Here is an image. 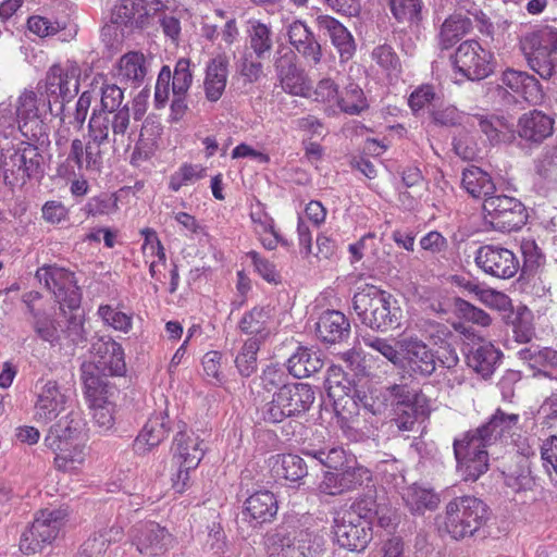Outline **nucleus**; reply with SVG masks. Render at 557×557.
I'll list each match as a JSON object with an SVG mask.
<instances>
[{
  "label": "nucleus",
  "instance_id": "obj_43",
  "mask_svg": "<svg viewBox=\"0 0 557 557\" xmlns=\"http://www.w3.org/2000/svg\"><path fill=\"white\" fill-rule=\"evenodd\" d=\"M383 397H386L393 409L408 407H425V396L407 384H394L386 388Z\"/></svg>",
  "mask_w": 557,
  "mask_h": 557
},
{
  "label": "nucleus",
  "instance_id": "obj_23",
  "mask_svg": "<svg viewBox=\"0 0 557 557\" xmlns=\"http://www.w3.org/2000/svg\"><path fill=\"white\" fill-rule=\"evenodd\" d=\"M317 24L329 37L336 49L342 63L348 62L356 53L357 45L351 33L336 18L319 15Z\"/></svg>",
  "mask_w": 557,
  "mask_h": 557
},
{
  "label": "nucleus",
  "instance_id": "obj_9",
  "mask_svg": "<svg viewBox=\"0 0 557 557\" xmlns=\"http://www.w3.org/2000/svg\"><path fill=\"white\" fill-rule=\"evenodd\" d=\"M46 98L38 96L34 90L25 89L16 99L17 129L22 136L30 141H45L48 139V126L44 121Z\"/></svg>",
  "mask_w": 557,
  "mask_h": 557
},
{
  "label": "nucleus",
  "instance_id": "obj_30",
  "mask_svg": "<svg viewBox=\"0 0 557 557\" xmlns=\"http://www.w3.org/2000/svg\"><path fill=\"white\" fill-rule=\"evenodd\" d=\"M168 531L154 522L140 527L136 536L137 549L146 556H157L166 549L171 539Z\"/></svg>",
  "mask_w": 557,
  "mask_h": 557
},
{
  "label": "nucleus",
  "instance_id": "obj_57",
  "mask_svg": "<svg viewBox=\"0 0 557 557\" xmlns=\"http://www.w3.org/2000/svg\"><path fill=\"white\" fill-rule=\"evenodd\" d=\"M363 342L367 346L379 351L394 366L401 363V350L397 344L393 345L388 339L375 336L363 337Z\"/></svg>",
  "mask_w": 557,
  "mask_h": 557
},
{
  "label": "nucleus",
  "instance_id": "obj_64",
  "mask_svg": "<svg viewBox=\"0 0 557 557\" xmlns=\"http://www.w3.org/2000/svg\"><path fill=\"white\" fill-rule=\"evenodd\" d=\"M536 173L544 180L557 178V147L547 149L536 163Z\"/></svg>",
  "mask_w": 557,
  "mask_h": 557
},
{
  "label": "nucleus",
  "instance_id": "obj_3",
  "mask_svg": "<svg viewBox=\"0 0 557 557\" xmlns=\"http://www.w3.org/2000/svg\"><path fill=\"white\" fill-rule=\"evenodd\" d=\"M352 307L361 323L374 331L386 332L400 326L403 311L397 300L374 285L359 287Z\"/></svg>",
  "mask_w": 557,
  "mask_h": 557
},
{
  "label": "nucleus",
  "instance_id": "obj_47",
  "mask_svg": "<svg viewBox=\"0 0 557 557\" xmlns=\"http://www.w3.org/2000/svg\"><path fill=\"white\" fill-rule=\"evenodd\" d=\"M338 106L343 112L350 115H358L369 107L363 90L355 83H349L345 87L338 98Z\"/></svg>",
  "mask_w": 557,
  "mask_h": 557
},
{
  "label": "nucleus",
  "instance_id": "obj_58",
  "mask_svg": "<svg viewBox=\"0 0 557 557\" xmlns=\"http://www.w3.org/2000/svg\"><path fill=\"white\" fill-rule=\"evenodd\" d=\"M277 79L283 90L294 96H302L308 89L304 72L298 67L277 76Z\"/></svg>",
  "mask_w": 557,
  "mask_h": 557
},
{
  "label": "nucleus",
  "instance_id": "obj_6",
  "mask_svg": "<svg viewBox=\"0 0 557 557\" xmlns=\"http://www.w3.org/2000/svg\"><path fill=\"white\" fill-rule=\"evenodd\" d=\"M37 141H21L17 148L1 150L2 174L4 183L11 187L22 186L32 177L42 173L44 157Z\"/></svg>",
  "mask_w": 557,
  "mask_h": 557
},
{
  "label": "nucleus",
  "instance_id": "obj_16",
  "mask_svg": "<svg viewBox=\"0 0 557 557\" xmlns=\"http://www.w3.org/2000/svg\"><path fill=\"white\" fill-rule=\"evenodd\" d=\"M163 9L160 0H121L113 9L111 21L129 29H143Z\"/></svg>",
  "mask_w": 557,
  "mask_h": 557
},
{
  "label": "nucleus",
  "instance_id": "obj_61",
  "mask_svg": "<svg viewBox=\"0 0 557 557\" xmlns=\"http://www.w3.org/2000/svg\"><path fill=\"white\" fill-rule=\"evenodd\" d=\"M61 82H62V66L53 65L50 67L47 73L45 91H46V101L48 109L52 115H55V111L51 104V97H55V99H61Z\"/></svg>",
  "mask_w": 557,
  "mask_h": 557
},
{
  "label": "nucleus",
  "instance_id": "obj_50",
  "mask_svg": "<svg viewBox=\"0 0 557 557\" xmlns=\"http://www.w3.org/2000/svg\"><path fill=\"white\" fill-rule=\"evenodd\" d=\"M260 349V339L251 337L247 339L239 354L236 356L235 364L243 376H250L257 370V354Z\"/></svg>",
  "mask_w": 557,
  "mask_h": 557
},
{
  "label": "nucleus",
  "instance_id": "obj_35",
  "mask_svg": "<svg viewBox=\"0 0 557 557\" xmlns=\"http://www.w3.org/2000/svg\"><path fill=\"white\" fill-rule=\"evenodd\" d=\"M470 125L478 127L492 145L511 143L515 133L502 117L495 115L475 114L471 117Z\"/></svg>",
  "mask_w": 557,
  "mask_h": 557
},
{
  "label": "nucleus",
  "instance_id": "obj_42",
  "mask_svg": "<svg viewBox=\"0 0 557 557\" xmlns=\"http://www.w3.org/2000/svg\"><path fill=\"white\" fill-rule=\"evenodd\" d=\"M146 58L140 52L124 54L117 65L116 76L121 83L140 84L147 75Z\"/></svg>",
  "mask_w": 557,
  "mask_h": 557
},
{
  "label": "nucleus",
  "instance_id": "obj_34",
  "mask_svg": "<svg viewBox=\"0 0 557 557\" xmlns=\"http://www.w3.org/2000/svg\"><path fill=\"white\" fill-rule=\"evenodd\" d=\"M96 362H83L81 366V379L85 387V396L90 401H99L109 398L111 387L108 385L102 371Z\"/></svg>",
  "mask_w": 557,
  "mask_h": 557
},
{
  "label": "nucleus",
  "instance_id": "obj_39",
  "mask_svg": "<svg viewBox=\"0 0 557 557\" xmlns=\"http://www.w3.org/2000/svg\"><path fill=\"white\" fill-rule=\"evenodd\" d=\"M271 471L276 478L299 482L308 474V466L298 455L282 454L272 457Z\"/></svg>",
  "mask_w": 557,
  "mask_h": 557
},
{
  "label": "nucleus",
  "instance_id": "obj_60",
  "mask_svg": "<svg viewBox=\"0 0 557 557\" xmlns=\"http://www.w3.org/2000/svg\"><path fill=\"white\" fill-rule=\"evenodd\" d=\"M111 539L99 532L88 537L81 546L75 557H102L109 547Z\"/></svg>",
  "mask_w": 557,
  "mask_h": 557
},
{
  "label": "nucleus",
  "instance_id": "obj_54",
  "mask_svg": "<svg viewBox=\"0 0 557 557\" xmlns=\"http://www.w3.org/2000/svg\"><path fill=\"white\" fill-rule=\"evenodd\" d=\"M389 3L399 22H418L421 18V0H389Z\"/></svg>",
  "mask_w": 557,
  "mask_h": 557
},
{
  "label": "nucleus",
  "instance_id": "obj_5",
  "mask_svg": "<svg viewBox=\"0 0 557 557\" xmlns=\"http://www.w3.org/2000/svg\"><path fill=\"white\" fill-rule=\"evenodd\" d=\"M520 47L530 69L543 79L557 74V28L544 26L528 33Z\"/></svg>",
  "mask_w": 557,
  "mask_h": 557
},
{
  "label": "nucleus",
  "instance_id": "obj_7",
  "mask_svg": "<svg viewBox=\"0 0 557 557\" xmlns=\"http://www.w3.org/2000/svg\"><path fill=\"white\" fill-rule=\"evenodd\" d=\"M269 557H314L322 550L323 540L308 529L278 527L268 537Z\"/></svg>",
  "mask_w": 557,
  "mask_h": 557
},
{
  "label": "nucleus",
  "instance_id": "obj_22",
  "mask_svg": "<svg viewBox=\"0 0 557 557\" xmlns=\"http://www.w3.org/2000/svg\"><path fill=\"white\" fill-rule=\"evenodd\" d=\"M172 423L169 417L168 408L156 411L148 419L143 430L135 440V448L137 451L145 454L151 448L158 446L168 437Z\"/></svg>",
  "mask_w": 557,
  "mask_h": 557
},
{
  "label": "nucleus",
  "instance_id": "obj_63",
  "mask_svg": "<svg viewBox=\"0 0 557 557\" xmlns=\"http://www.w3.org/2000/svg\"><path fill=\"white\" fill-rule=\"evenodd\" d=\"M379 507L373 495H364L358 498L351 506L350 510L346 512H354L360 519L370 521V527L374 520V517L379 515Z\"/></svg>",
  "mask_w": 557,
  "mask_h": 557
},
{
  "label": "nucleus",
  "instance_id": "obj_53",
  "mask_svg": "<svg viewBox=\"0 0 557 557\" xmlns=\"http://www.w3.org/2000/svg\"><path fill=\"white\" fill-rule=\"evenodd\" d=\"M83 210L91 216L113 214L119 210L117 197L114 194H100L88 199Z\"/></svg>",
  "mask_w": 557,
  "mask_h": 557
},
{
  "label": "nucleus",
  "instance_id": "obj_49",
  "mask_svg": "<svg viewBox=\"0 0 557 557\" xmlns=\"http://www.w3.org/2000/svg\"><path fill=\"white\" fill-rule=\"evenodd\" d=\"M78 77L79 69L76 65L62 66L61 102L55 111V116H60L62 122H64V102L70 101L78 92Z\"/></svg>",
  "mask_w": 557,
  "mask_h": 557
},
{
  "label": "nucleus",
  "instance_id": "obj_19",
  "mask_svg": "<svg viewBox=\"0 0 557 557\" xmlns=\"http://www.w3.org/2000/svg\"><path fill=\"white\" fill-rule=\"evenodd\" d=\"M69 395L57 381L49 380L40 388L34 406V419L39 423H49L65 410Z\"/></svg>",
  "mask_w": 557,
  "mask_h": 557
},
{
  "label": "nucleus",
  "instance_id": "obj_45",
  "mask_svg": "<svg viewBox=\"0 0 557 557\" xmlns=\"http://www.w3.org/2000/svg\"><path fill=\"white\" fill-rule=\"evenodd\" d=\"M403 499L410 511L414 513H423L425 510H433L437 507L440 502L437 495L432 490L416 484L405 490Z\"/></svg>",
  "mask_w": 557,
  "mask_h": 557
},
{
  "label": "nucleus",
  "instance_id": "obj_18",
  "mask_svg": "<svg viewBox=\"0 0 557 557\" xmlns=\"http://www.w3.org/2000/svg\"><path fill=\"white\" fill-rule=\"evenodd\" d=\"M370 479V471L352 461L339 470L325 472L319 490L327 495H341L355 490Z\"/></svg>",
  "mask_w": 557,
  "mask_h": 557
},
{
  "label": "nucleus",
  "instance_id": "obj_55",
  "mask_svg": "<svg viewBox=\"0 0 557 557\" xmlns=\"http://www.w3.org/2000/svg\"><path fill=\"white\" fill-rule=\"evenodd\" d=\"M87 160H85V148L84 143L75 138L71 143V149L69 152V156L65 160V163L62 164L59 168L60 174H67L70 172L75 173V169L78 172L86 171L85 163Z\"/></svg>",
  "mask_w": 557,
  "mask_h": 557
},
{
  "label": "nucleus",
  "instance_id": "obj_4",
  "mask_svg": "<svg viewBox=\"0 0 557 557\" xmlns=\"http://www.w3.org/2000/svg\"><path fill=\"white\" fill-rule=\"evenodd\" d=\"M490 518L487 505L474 496L465 495L453 498L445 509L441 530L454 540L472 536Z\"/></svg>",
  "mask_w": 557,
  "mask_h": 557
},
{
  "label": "nucleus",
  "instance_id": "obj_2",
  "mask_svg": "<svg viewBox=\"0 0 557 557\" xmlns=\"http://www.w3.org/2000/svg\"><path fill=\"white\" fill-rule=\"evenodd\" d=\"M520 420L517 413L497 409L487 422L455 438L457 470L465 481H476L488 469L486 448L509 434Z\"/></svg>",
  "mask_w": 557,
  "mask_h": 557
},
{
  "label": "nucleus",
  "instance_id": "obj_31",
  "mask_svg": "<svg viewBox=\"0 0 557 557\" xmlns=\"http://www.w3.org/2000/svg\"><path fill=\"white\" fill-rule=\"evenodd\" d=\"M277 500L270 491H258L244 504L243 513L257 524L271 521L277 513Z\"/></svg>",
  "mask_w": 557,
  "mask_h": 557
},
{
  "label": "nucleus",
  "instance_id": "obj_48",
  "mask_svg": "<svg viewBox=\"0 0 557 557\" xmlns=\"http://www.w3.org/2000/svg\"><path fill=\"white\" fill-rule=\"evenodd\" d=\"M263 59H257L252 53L244 51L236 60V72L245 84H253L264 76Z\"/></svg>",
  "mask_w": 557,
  "mask_h": 557
},
{
  "label": "nucleus",
  "instance_id": "obj_27",
  "mask_svg": "<svg viewBox=\"0 0 557 557\" xmlns=\"http://www.w3.org/2000/svg\"><path fill=\"white\" fill-rule=\"evenodd\" d=\"M275 395L290 417L307 411L315 399L313 389L305 383L283 385Z\"/></svg>",
  "mask_w": 557,
  "mask_h": 557
},
{
  "label": "nucleus",
  "instance_id": "obj_36",
  "mask_svg": "<svg viewBox=\"0 0 557 557\" xmlns=\"http://www.w3.org/2000/svg\"><path fill=\"white\" fill-rule=\"evenodd\" d=\"M227 79V59L225 55H218L207 65L206 78L203 82L206 98L215 102L223 95Z\"/></svg>",
  "mask_w": 557,
  "mask_h": 557
},
{
  "label": "nucleus",
  "instance_id": "obj_20",
  "mask_svg": "<svg viewBox=\"0 0 557 557\" xmlns=\"http://www.w3.org/2000/svg\"><path fill=\"white\" fill-rule=\"evenodd\" d=\"M286 35L290 46L307 63L313 66L321 63L323 57L321 44L305 22L296 20L288 24Z\"/></svg>",
  "mask_w": 557,
  "mask_h": 557
},
{
  "label": "nucleus",
  "instance_id": "obj_59",
  "mask_svg": "<svg viewBox=\"0 0 557 557\" xmlns=\"http://www.w3.org/2000/svg\"><path fill=\"white\" fill-rule=\"evenodd\" d=\"M124 92L115 84H104L101 87L100 108L97 111H117L123 106Z\"/></svg>",
  "mask_w": 557,
  "mask_h": 557
},
{
  "label": "nucleus",
  "instance_id": "obj_46",
  "mask_svg": "<svg viewBox=\"0 0 557 557\" xmlns=\"http://www.w3.org/2000/svg\"><path fill=\"white\" fill-rule=\"evenodd\" d=\"M302 454L307 457L315 459L319 463L334 471L339 470L346 465L355 461L354 459H348L346 457L345 450L341 447H333L329 450L305 448L302 449Z\"/></svg>",
  "mask_w": 557,
  "mask_h": 557
},
{
  "label": "nucleus",
  "instance_id": "obj_24",
  "mask_svg": "<svg viewBox=\"0 0 557 557\" xmlns=\"http://www.w3.org/2000/svg\"><path fill=\"white\" fill-rule=\"evenodd\" d=\"M342 379H344V375L341 367L332 366L327 370L325 386L329 396L334 399L336 412L344 419H350L354 413H357L356 389L349 388V392L346 393L345 386L342 385Z\"/></svg>",
  "mask_w": 557,
  "mask_h": 557
},
{
  "label": "nucleus",
  "instance_id": "obj_8",
  "mask_svg": "<svg viewBox=\"0 0 557 557\" xmlns=\"http://www.w3.org/2000/svg\"><path fill=\"white\" fill-rule=\"evenodd\" d=\"M493 61V53L474 39L462 41L451 55L455 74L469 81H481L492 74Z\"/></svg>",
  "mask_w": 557,
  "mask_h": 557
},
{
  "label": "nucleus",
  "instance_id": "obj_37",
  "mask_svg": "<svg viewBox=\"0 0 557 557\" xmlns=\"http://www.w3.org/2000/svg\"><path fill=\"white\" fill-rule=\"evenodd\" d=\"M472 29V22L461 13L447 16L440 26L437 41L441 49H449Z\"/></svg>",
  "mask_w": 557,
  "mask_h": 557
},
{
  "label": "nucleus",
  "instance_id": "obj_12",
  "mask_svg": "<svg viewBox=\"0 0 557 557\" xmlns=\"http://www.w3.org/2000/svg\"><path fill=\"white\" fill-rule=\"evenodd\" d=\"M474 262L484 274L500 280L513 277L520 269L516 253L500 245L480 246L474 253Z\"/></svg>",
  "mask_w": 557,
  "mask_h": 557
},
{
  "label": "nucleus",
  "instance_id": "obj_13",
  "mask_svg": "<svg viewBox=\"0 0 557 557\" xmlns=\"http://www.w3.org/2000/svg\"><path fill=\"white\" fill-rule=\"evenodd\" d=\"M483 210L493 224L508 232L520 230L528 218L522 202L506 195H490L483 201Z\"/></svg>",
  "mask_w": 557,
  "mask_h": 557
},
{
  "label": "nucleus",
  "instance_id": "obj_38",
  "mask_svg": "<svg viewBox=\"0 0 557 557\" xmlns=\"http://www.w3.org/2000/svg\"><path fill=\"white\" fill-rule=\"evenodd\" d=\"M323 364L320 352L307 347H299L287 360L289 373L297 379L319 372Z\"/></svg>",
  "mask_w": 557,
  "mask_h": 557
},
{
  "label": "nucleus",
  "instance_id": "obj_17",
  "mask_svg": "<svg viewBox=\"0 0 557 557\" xmlns=\"http://www.w3.org/2000/svg\"><path fill=\"white\" fill-rule=\"evenodd\" d=\"M131 124V114L128 104L125 103L117 111H97L94 109L90 116L88 128L95 133H100L110 140V131L112 132V143L114 146L124 143V137Z\"/></svg>",
  "mask_w": 557,
  "mask_h": 557
},
{
  "label": "nucleus",
  "instance_id": "obj_15",
  "mask_svg": "<svg viewBox=\"0 0 557 557\" xmlns=\"http://www.w3.org/2000/svg\"><path fill=\"white\" fill-rule=\"evenodd\" d=\"M193 83L190 61L181 58L172 72L169 65H163L159 72L156 88L154 102L157 108H162L169 100L170 86L173 95H186Z\"/></svg>",
  "mask_w": 557,
  "mask_h": 557
},
{
  "label": "nucleus",
  "instance_id": "obj_29",
  "mask_svg": "<svg viewBox=\"0 0 557 557\" xmlns=\"http://www.w3.org/2000/svg\"><path fill=\"white\" fill-rule=\"evenodd\" d=\"M502 86L520 94L528 102L537 103L543 98L540 82L527 72L507 69L500 77Z\"/></svg>",
  "mask_w": 557,
  "mask_h": 557
},
{
  "label": "nucleus",
  "instance_id": "obj_56",
  "mask_svg": "<svg viewBox=\"0 0 557 557\" xmlns=\"http://www.w3.org/2000/svg\"><path fill=\"white\" fill-rule=\"evenodd\" d=\"M98 314L106 324L116 331L127 333L132 329V315L117 311L109 305L100 306Z\"/></svg>",
  "mask_w": 557,
  "mask_h": 557
},
{
  "label": "nucleus",
  "instance_id": "obj_32",
  "mask_svg": "<svg viewBox=\"0 0 557 557\" xmlns=\"http://www.w3.org/2000/svg\"><path fill=\"white\" fill-rule=\"evenodd\" d=\"M317 333L323 342L334 344L349 336L350 323L342 312L327 310L319 318Z\"/></svg>",
  "mask_w": 557,
  "mask_h": 557
},
{
  "label": "nucleus",
  "instance_id": "obj_26",
  "mask_svg": "<svg viewBox=\"0 0 557 557\" xmlns=\"http://www.w3.org/2000/svg\"><path fill=\"white\" fill-rule=\"evenodd\" d=\"M85 425L83 416L77 411H71L49 428L44 443L46 446H52L54 443L83 442Z\"/></svg>",
  "mask_w": 557,
  "mask_h": 557
},
{
  "label": "nucleus",
  "instance_id": "obj_44",
  "mask_svg": "<svg viewBox=\"0 0 557 557\" xmlns=\"http://www.w3.org/2000/svg\"><path fill=\"white\" fill-rule=\"evenodd\" d=\"M271 319V309L268 307H253L245 313L239 322L242 332L255 335L256 338L265 337L269 334V323Z\"/></svg>",
  "mask_w": 557,
  "mask_h": 557
},
{
  "label": "nucleus",
  "instance_id": "obj_52",
  "mask_svg": "<svg viewBox=\"0 0 557 557\" xmlns=\"http://www.w3.org/2000/svg\"><path fill=\"white\" fill-rule=\"evenodd\" d=\"M100 133H95L88 128V140L84 144L86 171H99L102 163L101 146L109 143Z\"/></svg>",
  "mask_w": 557,
  "mask_h": 557
},
{
  "label": "nucleus",
  "instance_id": "obj_10",
  "mask_svg": "<svg viewBox=\"0 0 557 557\" xmlns=\"http://www.w3.org/2000/svg\"><path fill=\"white\" fill-rule=\"evenodd\" d=\"M65 517L63 509L40 510L29 529L22 534L20 549L27 555L41 552L57 539Z\"/></svg>",
  "mask_w": 557,
  "mask_h": 557
},
{
  "label": "nucleus",
  "instance_id": "obj_41",
  "mask_svg": "<svg viewBox=\"0 0 557 557\" xmlns=\"http://www.w3.org/2000/svg\"><path fill=\"white\" fill-rule=\"evenodd\" d=\"M461 185L473 198L485 199L495 191L491 175L478 166H470L462 172Z\"/></svg>",
  "mask_w": 557,
  "mask_h": 557
},
{
  "label": "nucleus",
  "instance_id": "obj_51",
  "mask_svg": "<svg viewBox=\"0 0 557 557\" xmlns=\"http://www.w3.org/2000/svg\"><path fill=\"white\" fill-rule=\"evenodd\" d=\"M394 417L391 420V426L396 428L398 433L412 432L417 428L420 417L425 414V407H408L393 409Z\"/></svg>",
  "mask_w": 557,
  "mask_h": 557
},
{
  "label": "nucleus",
  "instance_id": "obj_62",
  "mask_svg": "<svg viewBox=\"0 0 557 557\" xmlns=\"http://www.w3.org/2000/svg\"><path fill=\"white\" fill-rule=\"evenodd\" d=\"M91 362L99 366L98 369L102 371L103 375H123L126 370L122 346L114 354L107 356L106 359L92 360Z\"/></svg>",
  "mask_w": 557,
  "mask_h": 557
},
{
  "label": "nucleus",
  "instance_id": "obj_11",
  "mask_svg": "<svg viewBox=\"0 0 557 557\" xmlns=\"http://www.w3.org/2000/svg\"><path fill=\"white\" fill-rule=\"evenodd\" d=\"M401 350L399 367L412 379H425L436 369L433 350L417 336H403L397 341Z\"/></svg>",
  "mask_w": 557,
  "mask_h": 557
},
{
  "label": "nucleus",
  "instance_id": "obj_1",
  "mask_svg": "<svg viewBox=\"0 0 557 557\" xmlns=\"http://www.w3.org/2000/svg\"><path fill=\"white\" fill-rule=\"evenodd\" d=\"M36 278L54 295L60 312L51 318L30 307L34 332L52 345L60 342L61 334L73 345L83 343L86 339L83 321L74 312L79 308L82 294L74 273L57 265H44L36 271Z\"/></svg>",
  "mask_w": 557,
  "mask_h": 557
},
{
  "label": "nucleus",
  "instance_id": "obj_25",
  "mask_svg": "<svg viewBox=\"0 0 557 557\" xmlns=\"http://www.w3.org/2000/svg\"><path fill=\"white\" fill-rule=\"evenodd\" d=\"M54 453V467L64 473H77L84 466L88 447L84 442L54 443L46 446Z\"/></svg>",
  "mask_w": 557,
  "mask_h": 557
},
{
  "label": "nucleus",
  "instance_id": "obj_28",
  "mask_svg": "<svg viewBox=\"0 0 557 557\" xmlns=\"http://www.w3.org/2000/svg\"><path fill=\"white\" fill-rule=\"evenodd\" d=\"M553 131L554 120L539 110L522 114L518 121V134L528 141L542 143Z\"/></svg>",
  "mask_w": 557,
  "mask_h": 557
},
{
  "label": "nucleus",
  "instance_id": "obj_33",
  "mask_svg": "<svg viewBox=\"0 0 557 557\" xmlns=\"http://www.w3.org/2000/svg\"><path fill=\"white\" fill-rule=\"evenodd\" d=\"M503 354L491 343H482L467 354V363L482 377H490L499 363Z\"/></svg>",
  "mask_w": 557,
  "mask_h": 557
},
{
  "label": "nucleus",
  "instance_id": "obj_40",
  "mask_svg": "<svg viewBox=\"0 0 557 557\" xmlns=\"http://www.w3.org/2000/svg\"><path fill=\"white\" fill-rule=\"evenodd\" d=\"M250 53L257 59H267L270 57L274 40L271 26L260 21H250L247 29Z\"/></svg>",
  "mask_w": 557,
  "mask_h": 557
},
{
  "label": "nucleus",
  "instance_id": "obj_14",
  "mask_svg": "<svg viewBox=\"0 0 557 557\" xmlns=\"http://www.w3.org/2000/svg\"><path fill=\"white\" fill-rule=\"evenodd\" d=\"M333 533L339 546L351 552H362L372 540L370 521L354 512H343L334 518Z\"/></svg>",
  "mask_w": 557,
  "mask_h": 557
},
{
  "label": "nucleus",
  "instance_id": "obj_21",
  "mask_svg": "<svg viewBox=\"0 0 557 557\" xmlns=\"http://www.w3.org/2000/svg\"><path fill=\"white\" fill-rule=\"evenodd\" d=\"M203 441L194 432L180 430L173 441V462L187 469H196L203 458Z\"/></svg>",
  "mask_w": 557,
  "mask_h": 557
}]
</instances>
